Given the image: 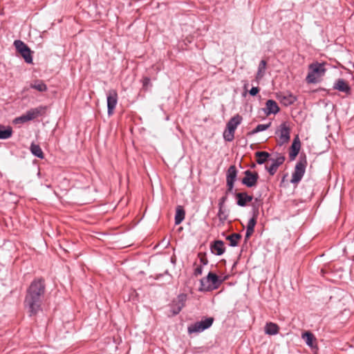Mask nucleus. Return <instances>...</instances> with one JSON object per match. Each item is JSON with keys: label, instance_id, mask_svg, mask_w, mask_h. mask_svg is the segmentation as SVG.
Segmentation results:
<instances>
[{"label": "nucleus", "instance_id": "obj_1", "mask_svg": "<svg viewBox=\"0 0 354 354\" xmlns=\"http://www.w3.org/2000/svg\"><path fill=\"white\" fill-rule=\"evenodd\" d=\"M46 293V283L43 278L35 279L26 290L24 306L30 316L35 315L40 310Z\"/></svg>", "mask_w": 354, "mask_h": 354}, {"label": "nucleus", "instance_id": "obj_2", "mask_svg": "<svg viewBox=\"0 0 354 354\" xmlns=\"http://www.w3.org/2000/svg\"><path fill=\"white\" fill-rule=\"evenodd\" d=\"M223 281V279H221L216 274L210 272L206 277L201 279L200 290L209 291L216 289Z\"/></svg>", "mask_w": 354, "mask_h": 354}, {"label": "nucleus", "instance_id": "obj_3", "mask_svg": "<svg viewBox=\"0 0 354 354\" xmlns=\"http://www.w3.org/2000/svg\"><path fill=\"white\" fill-rule=\"evenodd\" d=\"M46 107L44 106H39L38 107L31 109L27 111L24 114L15 119L14 122L16 124L25 123L28 121L34 120L42 115L45 113Z\"/></svg>", "mask_w": 354, "mask_h": 354}, {"label": "nucleus", "instance_id": "obj_4", "mask_svg": "<svg viewBox=\"0 0 354 354\" xmlns=\"http://www.w3.org/2000/svg\"><path fill=\"white\" fill-rule=\"evenodd\" d=\"M214 318L213 317H207L204 320H201V322H197L193 324H191L188 326V333L189 334L200 333L203 331L204 330L209 328L213 324Z\"/></svg>", "mask_w": 354, "mask_h": 354}, {"label": "nucleus", "instance_id": "obj_5", "mask_svg": "<svg viewBox=\"0 0 354 354\" xmlns=\"http://www.w3.org/2000/svg\"><path fill=\"white\" fill-rule=\"evenodd\" d=\"M14 45L17 50L21 54L26 62L30 64L32 62L31 51L28 46L21 40H16Z\"/></svg>", "mask_w": 354, "mask_h": 354}, {"label": "nucleus", "instance_id": "obj_6", "mask_svg": "<svg viewBox=\"0 0 354 354\" xmlns=\"http://www.w3.org/2000/svg\"><path fill=\"white\" fill-rule=\"evenodd\" d=\"M306 165V162L305 160H301L296 164L295 171L292 173L290 180L291 183L297 184L301 180L305 174Z\"/></svg>", "mask_w": 354, "mask_h": 354}, {"label": "nucleus", "instance_id": "obj_7", "mask_svg": "<svg viewBox=\"0 0 354 354\" xmlns=\"http://www.w3.org/2000/svg\"><path fill=\"white\" fill-rule=\"evenodd\" d=\"M187 295L180 294L172 301L171 305V313L172 316L178 315L181 311L185 305Z\"/></svg>", "mask_w": 354, "mask_h": 354}, {"label": "nucleus", "instance_id": "obj_8", "mask_svg": "<svg viewBox=\"0 0 354 354\" xmlns=\"http://www.w3.org/2000/svg\"><path fill=\"white\" fill-rule=\"evenodd\" d=\"M107 108L108 115H112L118 103V93L115 89L109 90L107 93Z\"/></svg>", "mask_w": 354, "mask_h": 354}, {"label": "nucleus", "instance_id": "obj_9", "mask_svg": "<svg viewBox=\"0 0 354 354\" xmlns=\"http://www.w3.org/2000/svg\"><path fill=\"white\" fill-rule=\"evenodd\" d=\"M236 176L237 169L234 165H231L228 168L226 174V183L227 187L226 194L232 192L234 188V183L236 179Z\"/></svg>", "mask_w": 354, "mask_h": 354}, {"label": "nucleus", "instance_id": "obj_10", "mask_svg": "<svg viewBox=\"0 0 354 354\" xmlns=\"http://www.w3.org/2000/svg\"><path fill=\"white\" fill-rule=\"evenodd\" d=\"M284 160L285 158L283 156H279L276 159L270 158V154L267 152V165L269 161H272L269 167H267V171L270 175H273L277 171L278 167L284 162Z\"/></svg>", "mask_w": 354, "mask_h": 354}, {"label": "nucleus", "instance_id": "obj_11", "mask_svg": "<svg viewBox=\"0 0 354 354\" xmlns=\"http://www.w3.org/2000/svg\"><path fill=\"white\" fill-rule=\"evenodd\" d=\"M244 174L245 177L241 180L242 183L248 187L254 186L259 178L258 174L250 170H246Z\"/></svg>", "mask_w": 354, "mask_h": 354}, {"label": "nucleus", "instance_id": "obj_12", "mask_svg": "<svg viewBox=\"0 0 354 354\" xmlns=\"http://www.w3.org/2000/svg\"><path fill=\"white\" fill-rule=\"evenodd\" d=\"M279 137L281 144L288 142L290 140V129L285 123L280 125L279 129L276 132Z\"/></svg>", "mask_w": 354, "mask_h": 354}, {"label": "nucleus", "instance_id": "obj_13", "mask_svg": "<svg viewBox=\"0 0 354 354\" xmlns=\"http://www.w3.org/2000/svg\"><path fill=\"white\" fill-rule=\"evenodd\" d=\"M235 196L237 205L241 207L245 206L248 203L252 200V196H249L246 192L236 193Z\"/></svg>", "mask_w": 354, "mask_h": 354}, {"label": "nucleus", "instance_id": "obj_14", "mask_svg": "<svg viewBox=\"0 0 354 354\" xmlns=\"http://www.w3.org/2000/svg\"><path fill=\"white\" fill-rule=\"evenodd\" d=\"M300 147H301V142H300V140H299L298 136H297L293 140V142L290 147L289 156H290V159L291 160H294L295 158V157L298 155L299 150H300Z\"/></svg>", "mask_w": 354, "mask_h": 354}, {"label": "nucleus", "instance_id": "obj_15", "mask_svg": "<svg viewBox=\"0 0 354 354\" xmlns=\"http://www.w3.org/2000/svg\"><path fill=\"white\" fill-rule=\"evenodd\" d=\"M224 243L223 241L217 240L211 244V250L216 255H221L225 252Z\"/></svg>", "mask_w": 354, "mask_h": 354}, {"label": "nucleus", "instance_id": "obj_16", "mask_svg": "<svg viewBox=\"0 0 354 354\" xmlns=\"http://www.w3.org/2000/svg\"><path fill=\"white\" fill-rule=\"evenodd\" d=\"M333 88L345 93H348L351 91L350 86L343 79H338L334 84Z\"/></svg>", "mask_w": 354, "mask_h": 354}, {"label": "nucleus", "instance_id": "obj_17", "mask_svg": "<svg viewBox=\"0 0 354 354\" xmlns=\"http://www.w3.org/2000/svg\"><path fill=\"white\" fill-rule=\"evenodd\" d=\"M279 110V106L274 100H267V116L271 114L276 115Z\"/></svg>", "mask_w": 354, "mask_h": 354}, {"label": "nucleus", "instance_id": "obj_18", "mask_svg": "<svg viewBox=\"0 0 354 354\" xmlns=\"http://www.w3.org/2000/svg\"><path fill=\"white\" fill-rule=\"evenodd\" d=\"M30 87L39 92H45L48 89L46 84L41 80L32 81L30 84Z\"/></svg>", "mask_w": 354, "mask_h": 354}, {"label": "nucleus", "instance_id": "obj_19", "mask_svg": "<svg viewBox=\"0 0 354 354\" xmlns=\"http://www.w3.org/2000/svg\"><path fill=\"white\" fill-rule=\"evenodd\" d=\"M242 121V117L239 114L232 117L227 123L226 127L235 131L236 127Z\"/></svg>", "mask_w": 354, "mask_h": 354}, {"label": "nucleus", "instance_id": "obj_20", "mask_svg": "<svg viewBox=\"0 0 354 354\" xmlns=\"http://www.w3.org/2000/svg\"><path fill=\"white\" fill-rule=\"evenodd\" d=\"M185 212L183 206L178 205L176 209L175 224L179 225L184 220Z\"/></svg>", "mask_w": 354, "mask_h": 354}, {"label": "nucleus", "instance_id": "obj_21", "mask_svg": "<svg viewBox=\"0 0 354 354\" xmlns=\"http://www.w3.org/2000/svg\"><path fill=\"white\" fill-rule=\"evenodd\" d=\"M12 129L10 127H6L0 124V139H8L12 136Z\"/></svg>", "mask_w": 354, "mask_h": 354}, {"label": "nucleus", "instance_id": "obj_22", "mask_svg": "<svg viewBox=\"0 0 354 354\" xmlns=\"http://www.w3.org/2000/svg\"><path fill=\"white\" fill-rule=\"evenodd\" d=\"M310 71L317 74L319 76L324 75L325 73V68L324 64L315 63L310 65Z\"/></svg>", "mask_w": 354, "mask_h": 354}, {"label": "nucleus", "instance_id": "obj_23", "mask_svg": "<svg viewBox=\"0 0 354 354\" xmlns=\"http://www.w3.org/2000/svg\"><path fill=\"white\" fill-rule=\"evenodd\" d=\"M302 338L305 341L306 344L311 347H314V341L315 340V336L310 332H305L302 334Z\"/></svg>", "mask_w": 354, "mask_h": 354}, {"label": "nucleus", "instance_id": "obj_24", "mask_svg": "<svg viewBox=\"0 0 354 354\" xmlns=\"http://www.w3.org/2000/svg\"><path fill=\"white\" fill-rule=\"evenodd\" d=\"M297 100V97L290 93L284 95L281 98V102L285 106H289L292 104Z\"/></svg>", "mask_w": 354, "mask_h": 354}, {"label": "nucleus", "instance_id": "obj_25", "mask_svg": "<svg viewBox=\"0 0 354 354\" xmlns=\"http://www.w3.org/2000/svg\"><path fill=\"white\" fill-rule=\"evenodd\" d=\"M241 239V235L238 233H233L226 237V239L230 241V245L232 247L236 246Z\"/></svg>", "mask_w": 354, "mask_h": 354}, {"label": "nucleus", "instance_id": "obj_26", "mask_svg": "<svg viewBox=\"0 0 354 354\" xmlns=\"http://www.w3.org/2000/svg\"><path fill=\"white\" fill-rule=\"evenodd\" d=\"M30 151L34 156L39 158H44V153L39 145L32 143L30 145Z\"/></svg>", "mask_w": 354, "mask_h": 354}, {"label": "nucleus", "instance_id": "obj_27", "mask_svg": "<svg viewBox=\"0 0 354 354\" xmlns=\"http://www.w3.org/2000/svg\"><path fill=\"white\" fill-rule=\"evenodd\" d=\"M279 326L272 322H267V335H276L278 333Z\"/></svg>", "mask_w": 354, "mask_h": 354}, {"label": "nucleus", "instance_id": "obj_28", "mask_svg": "<svg viewBox=\"0 0 354 354\" xmlns=\"http://www.w3.org/2000/svg\"><path fill=\"white\" fill-rule=\"evenodd\" d=\"M234 132H235V131L226 127V129H225V131L223 132V138H224L225 140H226L227 142L232 141L234 138Z\"/></svg>", "mask_w": 354, "mask_h": 354}, {"label": "nucleus", "instance_id": "obj_29", "mask_svg": "<svg viewBox=\"0 0 354 354\" xmlns=\"http://www.w3.org/2000/svg\"><path fill=\"white\" fill-rule=\"evenodd\" d=\"M256 161L258 164L266 162V151L255 153Z\"/></svg>", "mask_w": 354, "mask_h": 354}, {"label": "nucleus", "instance_id": "obj_30", "mask_svg": "<svg viewBox=\"0 0 354 354\" xmlns=\"http://www.w3.org/2000/svg\"><path fill=\"white\" fill-rule=\"evenodd\" d=\"M217 216L220 221V222L223 224L224 222L227 219L228 215L226 214L224 207H221V209L218 208V212L217 214Z\"/></svg>", "mask_w": 354, "mask_h": 354}, {"label": "nucleus", "instance_id": "obj_31", "mask_svg": "<svg viewBox=\"0 0 354 354\" xmlns=\"http://www.w3.org/2000/svg\"><path fill=\"white\" fill-rule=\"evenodd\" d=\"M258 214H259V210L254 209L253 216L249 221L247 227H248V228L250 227V228L254 229L255 225L257 223V217Z\"/></svg>", "mask_w": 354, "mask_h": 354}, {"label": "nucleus", "instance_id": "obj_32", "mask_svg": "<svg viewBox=\"0 0 354 354\" xmlns=\"http://www.w3.org/2000/svg\"><path fill=\"white\" fill-rule=\"evenodd\" d=\"M265 68H266V59H263L260 62L259 71L257 75V79L263 77Z\"/></svg>", "mask_w": 354, "mask_h": 354}, {"label": "nucleus", "instance_id": "obj_33", "mask_svg": "<svg viewBox=\"0 0 354 354\" xmlns=\"http://www.w3.org/2000/svg\"><path fill=\"white\" fill-rule=\"evenodd\" d=\"M279 15H280V19L283 20V17H288L289 20H291L292 21H294V19H290V16H293V13L291 10H280L279 12Z\"/></svg>", "mask_w": 354, "mask_h": 354}, {"label": "nucleus", "instance_id": "obj_34", "mask_svg": "<svg viewBox=\"0 0 354 354\" xmlns=\"http://www.w3.org/2000/svg\"><path fill=\"white\" fill-rule=\"evenodd\" d=\"M316 74L313 73L312 71H310L307 77L306 81L308 83H315L317 82Z\"/></svg>", "mask_w": 354, "mask_h": 354}, {"label": "nucleus", "instance_id": "obj_35", "mask_svg": "<svg viewBox=\"0 0 354 354\" xmlns=\"http://www.w3.org/2000/svg\"><path fill=\"white\" fill-rule=\"evenodd\" d=\"M149 86H151V80L148 77H145L142 80V88L147 91Z\"/></svg>", "mask_w": 354, "mask_h": 354}, {"label": "nucleus", "instance_id": "obj_36", "mask_svg": "<svg viewBox=\"0 0 354 354\" xmlns=\"http://www.w3.org/2000/svg\"><path fill=\"white\" fill-rule=\"evenodd\" d=\"M198 258L200 259V261L203 265H207L208 263V260L207 259L205 253L199 252Z\"/></svg>", "mask_w": 354, "mask_h": 354}, {"label": "nucleus", "instance_id": "obj_37", "mask_svg": "<svg viewBox=\"0 0 354 354\" xmlns=\"http://www.w3.org/2000/svg\"><path fill=\"white\" fill-rule=\"evenodd\" d=\"M264 130H266V124H261L257 125V127L255 129H254L250 132V133L251 134H254V133H256L257 132H259V131H264Z\"/></svg>", "mask_w": 354, "mask_h": 354}, {"label": "nucleus", "instance_id": "obj_38", "mask_svg": "<svg viewBox=\"0 0 354 354\" xmlns=\"http://www.w3.org/2000/svg\"><path fill=\"white\" fill-rule=\"evenodd\" d=\"M254 229L247 227L246 233L245 236V241H246L254 233Z\"/></svg>", "mask_w": 354, "mask_h": 354}, {"label": "nucleus", "instance_id": "obj_39", "mask_svg": "<svg viewBox=\"0 0 354 354\" xmlns=\"http://www.w3.org/2000/svg\"><path fill=\"white\" fill-rule=\"evenodd\" d=\"M227 201V196H224L223 197H221L219 200V202H218V207L219 209H221V207H224V204L225 203V201Z\"/></svg>", "mask_w": 354, "mask_h": 354}, {"label": "nucleus", "instance_id": "obj_40", "mask_svg": "<svg viewBox=\"0 0 354 354\" xmlns=\"http://www.w3.org/2000/svg\"><path fill=\"white\" fill-rule=\"evenodd\" d=\"M203 272V268H202V266H198L197 268H196V269L194 270V274L197 277L198 275H201Z\"/></svg>", "mask_w": 354, "mask_h": 354}, {"label": "nucleus", "instance_id": "obj_41", "mask_svg": "<svg viewBox=\"0 0 354 354\" xmlns=\"http://www.w3.org/2000/svg\"><path fill=\"white\" fill-rule=\"evenodd\" d=\"M259 91V89L258 87H252L251 90L250 91V94L251 95H256Z\"/></svg>", "mask_w": 354, "mask_h": 354}, {"label": "nucleus", "instance_id": "obj_42", "mask_svg": "<svg viewBox=\"0 0 354 354\" xmlns=\"http://www.w3.org/2000/svg\"><path fill=\"white\" fill-rule=\"evenodd\" d=\"M270 123L269 124H267V126H266V128L268 129L269 126H270Z\"/></svg>", "mask_w": 354, "mask_h": 354}]
</instances>
